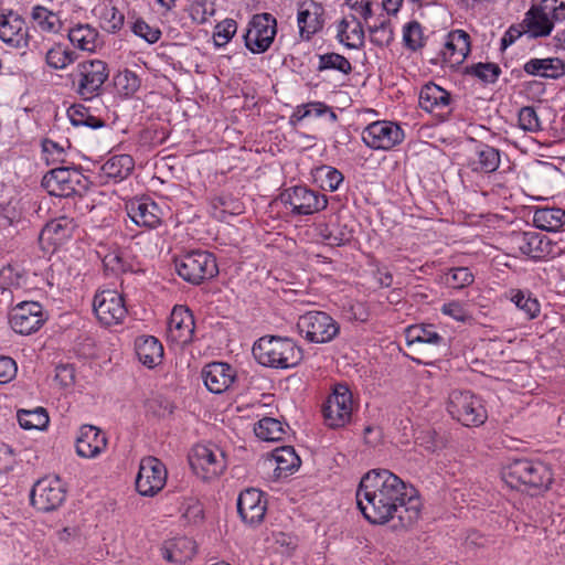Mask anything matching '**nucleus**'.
<instances>
[{
    "label": "nucleus",
    "instance_id": "f257e3e1",
    "mask_svg": "<svg viewBox=\"0 0 565 565\" xmlns=\"http://www.w3.org/2000/svg\"><path fill=\"white\" fill-rule=\"evenodd\" d=\"M356 503L373 524H385L395 516L402 527L413 525L420 515L417 490L388 469H372L359 483Z\"/></svg>",
    "mask_w": 565,
    "mask_h": 565
},
{
    "label": "nucleus",
    "instance_id": "f03ea898",
    "mask_svg": "<svg viewBox=\"0 0 565 565\" xmlns=\"http://www.w3.org/2000/svg\"><path fill=\"white\" fill-rule=\"evenodd\" d=\"M109 67L99 58L84 60L67 75L71 88L82 100H92L104 93Z\"/></svg>",
    "mask_w": 565,
    "mask_h": 565
},
{
    "label": "nucleus",
    "instance_id": "7ed1b4c3",
    "mask_svg": "<svg viewBox=\"0 0 565 565\" xmlns=\"http://www.w3.org/2000/svg\"><path fill=\"white\" fill-rule=\"evenodd\" d=\"M502 478L513 488L524 487L527 490H545L552 483L551 468L542 461L530 459H515L504 467Z\"/></svg>",
    "mask_w": 565,
    "mask_h": 565
},
{
    "label": "nucleus",
    "instance_id": "20e7f679",
    "mask_svg": "<svg viewBox=\"0 0 565 565\" xmlns=\"http://www.w3.org/2000/svg\"><path fill=\"white\" fill-rule=\"evenodd\" d=\"M447 411L454 419L466 427H478L488 418L481 398L466 390H454L449 393Z\"/></svg>",
    "mask_w": 565,
    "mask_h": 565
},
{
    "label": "nucleus",
    "instance_id": "39448f33",
    "mask_svg": "<svg viewBox=\"0 0 565 565\" xmlns=\"http://www.w3.org/2000/svg\"><path fill=\"white\" fill-rule=\"evenodd\" d=\"M178 275L192 285H200L218 273L216 259L206 250H191L175 260Z\"/></svg>",
    "mask_w": 565,
    "mask_h": 565
},
{
    "label": "nucleus",
    "instance_id": "423d86ee",
    "mask_svg": "<svg viewBox=\"0 0 565 565\" xmlns=\"http://www.w3.org/2000/svg\"><path fill=\"white\" fill-rule=\"evenodd\" d=\"M88 179L77 169L57 167L50 170L42 179V186L50 195L70 198L82 194L88 188Z\"/></svg>",
    "mask_w": 565,
    "mask_h": 565
},
{
    "label": "nucleus",
    "instance_id": "0eeeda50",
    "mask_svg": "<svg viewBox=\"0 0 565 565\" xmlns=\"http://www.w3.org/2000/svg\"><path fill=\"white\" fill-rule=\"evenodd\" d=\"M511 243L514 249L534 260L554 258L563 252L557 242L535 231L514 233Z\"/></svg>",
    "mask_w": 565,
    "mask_h": 565
},
{
    "label": "nucleus",
    "instance_id": "6e6552de",
    "mask_svg": "<svg viewBox=\"0 0 565 565\" xmlns=\"http://www.w3.org/2000/svg\"><path fill=\"white\" fill-rule=\"evenodd\" d=\"M277 33V21L270 13L255 14L244 33L245 46L254 54L266 52Z\"/></svg>",
    "mask_w": 565,
    "mask_h": 565
},
{
    "label": "nucleus",
    "instance_id": "1a4fd4ad",
    "mask_svg": "<svg viewBox=\"0 0 565 565\" xmlns=\"http://www.w3.org/2000/svg\"><path fill=\"white\" fill-rule=\"evenodd\" d=\"M366 147L374 150H391L405 138L402 127L390 120H377L367 125L361 134Z\"/></svg>",
    "mask_w": 565,
    "mask_h": 565
},
{
    "label": "nucleus",
    "instance_id": "9d476101",
    "mask_svg": "<svg viewBox=\"0 0 565 565\" xmlns=\"http://www.w3.org/2000/svg\"><path fill=\"white\" fill-rule=\"evenodd\" d=\"M352 394L344 385H338L322 406L324 423L330 428H341L351 422Z\"/></svg>",
    "mask_w": 565,
    "mask_h": 565
},
{
    "label": "nucleus",
    "instance_id": "9b49d317",
    "mask_svg": "<svg viewBox=\"0 0 565 565\" xmlns=\"http://www.w3.org/2000/svg\"><path fill=\"white\" fill-rule=\"evenodd\" d=\"M280 201L286 206H290L291 213L295 215H310L324 210L328 204L326 195L303 185L284 190L280 194Z\"/></svg>",
    "mask_w": 565,
    "mask_h": 565
},
{
    "label": "nucleus",
    "instance_id": "f8f14e48",
    "mask_svg": "<svg viewBox=\"0 0 565 565\" xmlns=\"http://www.w3.org/2000/svg\"><path fill=\"white\" fill-rule=\"evenodd\" d=\"M189 461L195 475L204 480L216 478L226 467L223 451L215 446H194Z\"/></svg>",
    "mask_w": 565,
    "mask_h": 565
},
{
    "label": "nucleus",
    "instance_id": "ddd939ff",
    "mask_svg": "<svg viewBox=\"0 0 565 565\" xmlns=\"http://www.w3.org/2000/svg\"><path fill=\"white\" fill-rule=\"evenodd\" d=\"M46 319L43 306L38 301H21L9 312V323L12 330L20 334L36 332Z\"/></svg>",
    "mask_w": 565,
    "mask_h": 565
},
{
    "label": "nucleus",
    "instance_id": "4468645a",
    "mask_svg": "<svg viewBox=\"0 0 565 565\" xmlns=\"http://www.w3.org/2000/svg\"><path fill=\"white\" fill-rule=\"evenodd\" d=\"M298 328L308 341L326 343L331 341L339 332L337 321L323 311H310L298 320Z\"/></svg>",
    "mask_w": 565,
    "mask_h": 565
},
{
    "label": "nucleus",
    "instance_id": "2eb2a0df",
    "mask_svg": "<svg viewBox=\"0 0 565 565\" xmlns=\"http://www.w3.org/2000/svg\"><path fill=\"white\" fill-rule=\"evenodd\" d=\"M167 477V468L161 460L152 456L145 457L139 463L136 489L143 497H153L163 489Z\"/></svg>",
    "mask_w": 565,
    "mask_h": 565
},
{
    "label": "nucleus",
    "instance_id": "dca6fc26",
    "mask_svg": "<svg viewBox=\"0 0 565 565\" xmlns=\"http://www.w3.org/2000/svg\"><path fill=\"white\" fill-rule=\"evenodd\" d=\"M66 499V488L57 476H47L39 480L31 491L32 504L44 512L60 508Z\"/></svg>",
    "mask_w": 565,
    "mask_h": 565
},
{
    "label": "nucleus",
    "instance_id": "f3484780",
    "mask_svg": "<svg viewBox=\"0 0 565 565\" xmlns=\"http://www.w3.org/2000/svg\"><path fill=\"white\" fill-rule=\"evenodd\" d=\"M195 323L191 310L184 306H175L170 315L167 340L173 350H184L194 334Z\"/></svg>",
    "mask_w": 565,
    "mask_h": 565
},
{
    "label": "nucleus",
    "instance_id": "a211bd4d",
    "mask_svg": "<svg viewBox=\"0 0 565 565\" xmlns=\"http://www.w3.org/2000/svg\"><path fill=\"white\" fill-rule=\"evenodd\" d=\"M96 318L106 327L120 324L127 316L124 298L116 290L97 292L93 300Z\"/></svg>",
    "mask_w": 565,
    "mask_h": 565
},
{
    "label": "nucleus",
    "instance_id": "6ab92c4d",
    "mask_svg": "<svg viewBox=\"0 0 565 565\" xmlns=\"http://www.w3.org/2000/svg\"><path fill=\"white\" fill-rule=\"evenodd\" d=\"M0 40L13 49H28L30 43V35L24 19L12 11H10L8 14H1Z\"/></svg>",
    "mask_w": 565,
    "mask_h": 565
},
{
    "label": "nucleus",
    "instance_id": "aec40b11",
    "mask_svg": "<svg viewBox=\"0 0 565 565\" xmlns=\"http://www.w3.org/2000/svg\"><path fill=\"white\" fill-rule=\"evenodd\" d=\"M267 505L264 493L255 488L242 491L237 499L241 519L252 526L258 525L266 514Z\"/></svg>",
    "mask_w": 565,
    "mask_h": 565
},
{
    "label": "nucleus",
    "instance_id": "412c9836",
    "mask_svg": "<svg viewBox=\"0 0 565 565\" xmlns=\"http://www.w3.org/2000/svg\"><path fill=\"white\" fill-rule=\"evenodd\" d=\"M126 212L138 226L156 228L161 224L162 210L149 198L130 200L126 203Z\"/></svg>",
    "mask_w": 565,
    "mask_h": 565
},
{
    "label": "nucleus",
    "instance_id": "4be33fe9",
    "mask_svg": "<svg viewBox=\"0 0 565 565\" xmlns=\"http://www.w3.org/2000/svg\"><path fill=\"white\" fill-rule=\"evenodd\" d=\"M107 447L105 434L96 426L83 425L76 438V454L82 458H96Z\"/></svg>",
    "mask_w": 565,
    "mask_h": 565
},
{
    "label": "nucleus",
    "instance_id": "5701e85b",
    "mask_svg": "<svg viewBox=\"0 0 565 565\" xmlns=\"http://www.w3.org/2000/svg\"><path fill=\"white\" fill-rule=\"evenodd\" d=\"M202 377L206 388L211 393L221 394L232 385L236 373L227 363L212 362L203 369Z\"/></svg>",
    "mask_w": 565,
    "mask_h": 565
},
{
    "label": "nucleus",
    "instance_id": "b1692460",
    "mask_svg": "<svg viewBox=\"0 0 565 565\" xmlns=\"http://www.w3.org/2000/svg\"><path fill=\"white\" fill-rule=\"evenodd\" d=\"M323 8L317 2L301 6L297 13L299 35L302 40L309 41L323 28Z\"/></svg>",
    "mask_w": 565,
    "mask_h": 565
},
{
    "label": "nucleus",
    "instance_id": "393cba45",
    "mask_svg": "<svg viewBox=\"0 0 565 565\" xmlns=\"http://www.w3.org/2000/svg\"><path fill=\"white\" fill-rule=\"evenodd\" d=\"M450 94L434 83L427 84L420 89L419 105L425 111L443 116L450 111Z\"/></svg>",
    "mask_w": 565,
    "mask_h": 565
},
{
    "label": "nucleus",
    "instance_id": "a878e982",
    "mask_svg": "<svg viewBox=\"0 0 565 565\" xmlns=\"http://www.w3.org/2000/svg\"><path fill=\"white\" fill-rule=\"evenodd\" d=\"M335 39L345 47L359 50L364 45V30L354 14H349L335 23Z\"/></svg>",
    "mask_w": 565,
    "mask_h": 565
},
{
    "label": "nucleus",
    "instance_id": "bb28decb",
    "mask_svg": "<svg viewBox=\"0 0 565 565\" xmlns=\"http://www.w3.org/2000/svg\"><path fill=\"white\" fill-rule=\"evenodd\" d=\"M75 227L76 224L73 218L67 216L56 217L43 227L40 241L58 247L72 237Z\"/></svg>",
    "mask_w": 565,
    "mask_h": 565
},
{
    "label": "nucleus",
    "instance_id": "cd10ccee",
    "mask_svg": "<svg viewBox=\"0 0 565 565\" xmlns=\"http://www.w3.org/2000/svg\"><path fill=\"white\" fill-rule=\"evenodd\" d=\"M501 162L500 151L487 143H478L473 156L468 159V168L478 173H492Z\"/></svg>",
    "mask_w": 565,
    "mask_h": 565
},
{
    "label": "nucleus",
    "instance_id": "c85d7f7f",
    "mask_svg": "<svg viewBox=\"0 0 565 565\" xmlns=\"http://www.w3.org/2000/svg\"><path fill=\"white\" fill-rule=\"evenodd\" d=\"M554 22L550 13L544 11L541 4L533 6L525 13L523 20L525 34L532 39L547 36L553 30Z\"/></svg>",
    "mask_w": 565,
    "mask_h": 565
},
{
    "label": "nucleus",
    "instance_id": "c756f323",
    "mask_svg": "<svg viewBox=\"0 0 565 565\" xmlns=\"http://www.w3.org/2000/svg\"><path fill=\"white\" fill-rule=\"evenodd\" d=\"M135 161L129 154H116L110 157L102 167L99 177L108 182H120L125 180L132 171Z\"/></svg>",
    "mask_w": 565,
    "mask_h": 565
},
{
    "label": "nucleus",
    "instance_id": "7c9ffc66",
    "mask_svg": "<svg viewBox=\"0 0 565 565\" xmlns=\"http://www.w3.org/2000/svg\"><path fill=\"white\" fill-rule=\"evenodd\" d=\"M30 19L33 26L43 33L58 34L63 29L61 11H54L42 4L31 8Z\"/></svg>",
    "mask_w": 565,
    "mask_h": 565
},
{
    "label": "nucleus",
    "instance_id": "2f4dec72",
    "mask_svg": "<svg viewBox=\"0 0 565 565\" xmlns=\"http://www.w3.org/2000/svg\"><path fill=\"white\" fill-rule=\"evenodd\" d=\"M470 53V36L463 30H454L448 33L444 46V57L451 64H460Z\"/></svg>",
    "mask_w": 565,
    "mask_h": 565
},
{
    "label": "nucleus",
    "instance_id": "473e14b6",
    "mask_svg": "<svg viewBox=\"0 0 565 565\" xmlns=\"http://www.w3.org/2000/svg\"><path fill=\"white\" fill-rule=\"evenodd\" d=\"M67 38L74 47L93 53L102 44L97 29L87 23H78L68 30Z\"/></svg>",
    "mask_w": 565,
    "mask_h": 565
},
{
    "label": "nucleus",
    "instance_id": "72a5a7b5",
    "mask_svg": "<svg viewBox=\"0 0 565 565\" xmlns=\"http://www.w3.org/2000/svg\"><path fill=\"white\" fill-rule=\"evenodd\" d=\"M523 70L531 76L555 79L565 74V64L557 57L531 58L524 64Z\"/></svg>",
    "mask_w": 565,
    "mask_h": 565
},
{
    "label": "nucleus",
    "instance_id": "f704fd0d",
    "mask_svg": "<svg viewBox=\"0 0 565 565\" xmlns=\"http://www.w3.org/2000/svg\"><path fill=\"white\" fill-rule=\"evenodd\" d=\"M534 225L546 232H557L565 225V210L561 207H541L534 212Z\"/></svg>",
    "mask_w": 565,
    "mask_h": 565
},
{
    "label": "nucleus",
    "instance_id": "c9c22d12",
    "mask_svg": "<svg viewBox=\"0 0 565 565\" xmlns=\"http://www.w3.org/2000/svg\"><path fill=\"white\" fill-rule=\"evenodd\" d=\"M289 426L273 417H264L254 427L255 435L264 441H282L288 435Z\"/></svg>",
    "mask_w": 565,
    "mask_h": 565
},
{
    "label": "nucleus",
    "instance_id": "e433bc0d",
    "mask_svg": "<svg viewBox=\"0 0 565 565\" xmlns=\"http://www.w3.org/2000/svg\"><path fill=\"white\" fill-rule=\"evenodd\" d=\"M509 299L529 320L535 319L541 311L537 298L527 289H511Z\"/></svg>",
    "mask_w": 565,
    "mask_h": 565
},
{
    "label": "nucleus",
    "instance_id": "4c0bfd02",
    "mask_svg": "<svg viewBox=\"0 0 565 565\" xmlns=\"http://www.w3.org/2000/svg\"><path fill=\"white\" fill-rule=\"evenodd\" d=\"M273 460L276 463L275 471L278 477L292 473L300 466V458L290 446L276 448L273 451Z\"/></svg>",
    "mask_w": 565,
    "mask_h": 565
},
{
    "label": "nucleus",
    "instance_id": "58836bf2",
    "mask_svg": "<svg viewBox=\"0 0 565 565\" xmlns=\"http://www.w3.org/2000/svg\"><path fill=\"white\" fill-rule=\"evenodd\" d=\"M296 349L295 342L285 337L264 335L253 344L252 352L263 351L264 353H286Z\"/></svg>",
    "mask_w": 565,
    "mask_h": 565
},
{
    "label": "nucleus",
    "instance_id": "ea45409f",
    "mask_svg": "<svg viewBox=\"0 0 565 565\" xmlns=\"http://www.w3.org/2000/svg\"><path fill=\"white\" fill-rule=\"evenodd\" d=\"M67 117L75 127H87L90 129H99L105 126V121L94 116L89 108L83 104H74L67 109Z\"/></svg>",
    "mask_w": 565,
    "mask_h": 565
},
{
    "label": "nucleus",
    "instance_id": "a19ab883",
    "mask_svg": "<svg viewBox=\"0 0 565 565\" xmlns=\"http://www.w3.org/2000/svg\"><path fill=\"white\" fill-rule=\"evenodd\" d=\"M406 341L408 344L427 343L438 344L444 338L437 332L433 324H415L406 329Z\"/></svg>",
    "mask_w": 565,
    "mask_h": 565
},
{
    "label": "nucleus",
    "instance_id": "79ce46f5",
    "mask_svg": "<svg viewBox=\"0 0 565 565\" xmlns=\"http://www.w3.org/2000/svg\"><path fill=\"white\" fill-rule=\"evenodd\" d=\"M194 554V542L188 537H179L175 539L171 543V546L166 550L164 557L171 562L183 563L191 559Z\"/></svg>",
    "mask_w": 565,
    "mask_h": 565
},
{
    "label": "nucleus",
    "instance_id": "37998d69",
    "mask_svg": "<svg viewBox=\"0 0 565 565\" xmlns=\"http://www.w3.org/2000/svg\"><path fill=\"white\" fill-rule=\"evenodd\" d=\"M77 58V54L67 47L57 44L46 52V64L54 70H64L73 64Z\"/></svg>",
    "mask_w": 565,
    "mask_h": 565
},
{
    "label": "nucleus",
    "instance_id": "c03bdc74",
    "mask_svg": "<svg viewBox=\"0 0 565 565\" xmlns=\"http://www.w3.org/2000/svg\"><path fill=\"white\" fill-rule=\"evenodd\" d=\"M315 179L322 190L334 192L343 182L344 177L333 167L321 166L316 170Z\"/></svg>",
    "mask_w": 565,
    "mask_h": 565
},
{
    "label": "nucleus",
    "instance_id": "a18cd8bd",
    "mask_svg": "<svg viewBox=\"0 0 565 565\" xmlns=\"http://www.w3.org/2000/svg\"><path fill=\"white\" fill-rule=\"evenodd\" d=\"M319 64L317 66L318 72H324L328 70L338 71L344 75H348L352 72V65L350 61L339 54V53H326L320 54L319 56Z\"/></svg>",
    "mask_w": 565,
    "mask_h": 565
},
{
    "label": "nucleus",
    "instance_id": "49530a36",
    "mask_svg": "<svg viewBox=\"0 0 565 565\" xmlns=\"http://www.w3.org/2000/svg\"><path fill=\"white\" fill-rule=\"evenodd\" d=\"M49 416L46 411L38 407L33 411H19L18 422L24 429H43L49 424Z\"/></svg>",
    "mask_w": 565,
    "mask_h": 565
},
{
    "label": "nucleus",
    "instance_id": "de8ad7c7",
    "mask_svg": "<svg viewBox=\"0 0 565 565\" xmlns=\"http://www.w3.org/2000/svg\"><path fill=\"white\" fill-rule=\"evenodd\" d=\"M99 20L105 31L116 33L122 28L125 17L116 7L105 4L100 8Z\"/></svg>",
    "mask_w": 565,
    "mask_h": 565
},
{
    "label": "nucleus",
    "instance_id": "09e8293b",
    "mask_svg": "<svg viewBox=\"0 0 565 565\" xmlns=\"http://www.w3.org/2000/svg\"><path fill=\"white\" fill-rule=\"evenodd\" d=\"M326 244L330 246H342L351 242L353 233L347 225L326 226L320 232Z\"/></svg>",
    "mask_w": 565,
    "mask_h": 565
},
{
    "label": "nucleus",
    "instance_id": "8fccbe9b",
    "mask_svg": "<svg viewBox=\"0 0 565 565\" xmlns=\"http://www.w3.org/2000/svg\"><path fill=\"white\" fill-rule=\"evenodd\" d=\"M467 74L479 78L486 84H493L498 81L501 68L494 63H477L467 67Z\"/></svg>",
    "mask_w": 565,
    "mask_h": 565
},
{
    "label": "nucleus",
    "instance_id": "3c124183",
    "mask_svg": "<svg viewBox=\"0 0 565 565\" xmlns=\"http://www.w3.org/2000/svg\"><path fill=\"white\" fill-rule=\"evenodd\" d=\"M257 363L264 366L275 369H290L297 366L302 361V355H254Z\"/></svg>",
    "mask_w": 565,
    "mask_h": 565
},
{
    "label": "nucleus",
    "instance_id": "603ef678",
    "mask_svg": "<svg viewBox=\"0 0 565 565\" xmlns=\"http://www.w3.org/2000/svg\"><path fill=\"white\" fill-rule=\"evenodd\" d=\"M105 270L111 274L125 273L130 268V264L124 257V253L119 248H114L107 252L103 257Z\"/></svg>",
    "mask_w": 565,
    "mask_h": 565
},
{
    "label": "nucleus",
    "instance_id": "864d4df0",
    "mask_svg": "<svg viewBox=\"0 0 565 565\" xmlns=\"http://www.w3.org/2000/svg\"><path fill=\"white\" fill-rule=\"evenodd\" d=\"M237 23L233 19H225L215 25L213 41L216 47H224L235 35Z\"/></svg>",
    "mask_w": 565,
    "mask_h": 565
},
{
    "label": "nucleus",
    "instance_id": "5fc2aeb1",
    "mask_svg": "<svg viewBox=\"0 0 565 565\" xmlns=\"http://www.w3.org/2000/svg\"><path fill=\"white\" fill-rule=\"evenodd\" d=\"M403 42L404 45L412 50L416 51L424 45L423 30L422 25L417 21L408 22L403 29Z\"/></svg>",
    "mask_w": 565,
    "mask_h": 565
},
{
    "label": "nucleus",
    "instance_id": "6e6d98bb",
    "mask_svg": "<svg viewBox=\"0 0 565 565\" xmlns=\"http://www.w3.org/2000/svg\"><path fill=\"white\" fill-rule=\"evenodd\" d=\"M518 120L520 128L524 131L537 132L542 130L540 118L531 106H524L520 109Z\"/></svg>",
    "mask_w": 565,
    "mask_h": 565
},
{
    "label": "nucleus",
    "instance_id": "4d7b16f0",
    "mask_svg": "<svg viewBox=\"0 0 565 565\" xmlns=\"http://www.w3.org/2000/svg\"><path fill=\"white\" fill-rule=\"evenodd\" d=\"M473 282V275L467 267H457L446 275V284L452 288H463Z\"/></svg>",
    "mask_w": 565,
    "mask_h": 565
},
{
    "label": "nucleus",
    "instance_id": "13d9d810",
    "mask_svg": "<svg viewBox=\"0 0 565 565\" xmlns=\"http://www.w3.org/2000/svg\"><path fill=\"white\" fill-rule=\"evenodd\" d=\"M65 150L53 140H44L42 143V159L47 166H53L64 161Z\"/></svg>",
    "mask_w": 565,
    "mask_h": 565
},
{
    "label": "nucleus",
    "instance_id": "bf43d9fd",
    "mask_svg": "<svg viewBox=\"0 0 565 565\" xmlns=\"http://www.w3.org/2000/svg\"><path fill=\"white\" fill-rule=\"evenodd\" d=\"M135 353H163L161 342L153 335L141 334L135 339Z\"/></svg>",
    "mask_w": 565,
    "mask_h": 565
},
{
    "label": "nucleus",
    "instance_id": "052dcab7",
    "mask_svg": "<svg viewBox=\"0 0 565 565\" xmlns=\"http://www.w3.org/2000/svg\"><path fill=\"white\" fill-rule=\"evenodd\" d=\"M131 31L135 35L143 39L146 42L152 44L159 41L161 31L158 28L150 26L142 19H137L132 25Z\"/></svg>",
    "mask_w": 565,
    "mask_h": 565
},
{
    "label": "nucleus",
    "instance_id": "680f3d73",
    "mask_svg": "<svg viewBox=\"0 0 565 565\" xmlns=\"http://www.w3.org/2000/svg\"><path fill=\"white\" fill-rule=\"evenodd\" d=\"M303 111L299 116V119H303L307 117H321L323 115H328L330 120L334 122L337 120L335 113L326 104L316 102V103H309L302 107Z\"/></svg>",
    "mask_w": 565,
    "mask_h": 565
},
{
    "label": "nucleus",
    "instance_id": "e2e57ef3",
    "mask_svg": "<svg viewBox=\"0 0 565 565\" xmlns=\"http://www.w3.org/2000/svg\"><path fill=\"white\" fill-rule=\"evenodd\" d=\"M117 86L124 95L131 96L140 87V79L131 71H125L117 76Z\"/></svg>",
    "mask_w": 565,
    "mask_h": 565
},
{
    "label": "nucleus",
    "instance_id": "0e129e2a",
    "mask_svg": "<svg viewBox=\"0 0 565 565\" xmlns=\"http://www.w3.org/2000/svg\"><path fill=\"white\" fill-rule=\"evenodd\" d=\"M372 42L377 45L388 44L393 39V31L388 21H382L379 25L369 28Z\"/></svg>",
    "mask_w": 565,
    "mask_h": 565
},
{
    "label": "nucleus",
    "instance_id": "69168bd1",
    "mask_svg": "<svg viewBox=\"0 0 565 565\" xmlns=\"http://www.w3.org/2000/svg\"><path fill=\"white\" fill-rule=\"evenodd\" d=\"M17 371V363L10 355H0V384L13 380Z\"/></svg>",
    "mask_w": 565,
    "mask_h": 565
},
{
    "label": "nucleus",
    "instance_id": "338daca9",
    "mask_svg": "<svg viewBox=\"0 0 565 565\" xmlns=\"http://www.w3.org/2000/svg\"><path fill=\"white\" fill-rule=\"evenodd\" d=\"M540 4L554 21L565 20V0H541Z\"/></svg>",
    "mask_w": 565,
    "mask_h": 565
},
{
    "label": "nucleus",
    "instance_id": "774afa93",
    "mask_svg": "<svg viewBox=\"0 0 565 565\" xmlns=\"http://www.w3.org/2000/svg\"><path fill=\"white\" fill-rule=\"evenodd\" d=\"M440 310L444 315L449 316L457 321L465 322L469 319L468 312L459 301L444 303Z\"/></svg>",
    "mask_w": 565,
    "mask_h": 565
}]
</instances>
